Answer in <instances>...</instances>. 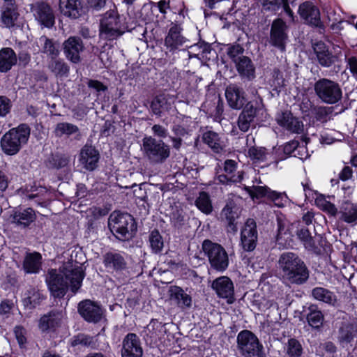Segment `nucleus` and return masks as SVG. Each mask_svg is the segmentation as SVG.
Returning a JSON list of instances; mask_svg holds the SVG:
<instances>
[{
  "mask_svg": "<svg viewBox=\"0 0 357 357\" xmlns=\"http://www.w3.org/2000/svg\"><path fill=\"white\" fill-rule=\"evenodd\" d=\"M237 163L233 160H227L224 163L225 174H220L217 176V180L222 184L229 183L241 182L243 177L242 172H236Z\"/></svg>",
  "mask_w": 357,
  "mask_h": 357,
  "instance_id": "19",
  "label": "nucleus"
},
{
  "mask_svg": "<svg viewBox=\"0 0 357 357\" xmlns=\"http://www.w3.org/2000/svg\"><path fill=\"white\" fill-rule=\"evenodd\" d=\"M149 242L153 252L158 253L162 250L164 243L162 238L158 231L153 230L151 231L149 236Z\"/></svg>",
  "mask_w": 357,
  "mask_h": 357,
  "instance_id": "46",
  "label": "nucleus"
},
{
  "mask_svg": "<svg viewBox=\"0 0 357 357\" xmlns=\"http://www.w3.org/2000/svg\"><path fill=\"white\" fill-rule=\"evenodd\" d=\"M165 98L162 96L156 97L151 102V109L154 114L159 115L164 107Z\"/></svg>",
  "mask_w": 357,
  "mask_h": 357,
  "instance_id": "57",
  "label": "nucleus"
},
{
  "mask_svg": "<svg viewBox=\"0 0 357 357\" xmlns=\"http://www.w3.org/2000/svg\"><path fill=\"white\" fill-rule=\"evenodd\" d=\"M234 207L231 204H227L221 212V216L225 218L228 222V227L229 231H236L237 230L235 220L238 217V213Z\"/></svg>",
  "mask_w": 357,
  "mask_h": 357,
  "instance_id": "38",
  "label": "nucleus"
},
{
  "mask_svg": "<svg viewBox=\"0 0 357 357\" xmlns=\"http://www.w3.org/2000/svg\"><path fill=\"white\" fill-rule=\"evenodd\" d=\"M303 190L305 192V197L309 198L315 195L314 199L316 205L321 210L327 212L328 214L333 216H335L337 214V208L335 206L331 204L328 200L326 199L324 195L317 194L310 190L306 185L303 184Z\"/></svg>",
  "mask_w": 357,
  "mask_h": 357,
  "instance_id": "23",
  "label": "nucleus"
},
{
  "mask_svg": "<svg viewBox=\"0 0 357 357\" xmlns=\"http://www.w3.org/2000/svg\"><path fill=\"white\" fill-rule=\"evenodd\" d=\"M17 57L15 52L9 47L0 50V71L6 73L16 63Z\"/></svg>",
  "mask_w": 357,
  "mask_h": 357,
  "instance_id": "31",
  "label": "nucleus"
},
{
  "mask_svg": "<svg viewBox=\"0 0 357 357\" xmlns=\"http://www.w3.org/2000/svg\"><path fill=\"white\" fill-rule=\"evenodd\" d=\"M268 83L273 90H278L284 84L282 75L278 70H274L272 73V78L269 79Z\"/></svg>",
  "mask_w": 357,
  "mask_h": 357,
  "instance_id": "55",
  "label": "nucleus"
},
{
  "mask_svg": "<svg viewBox=\"0 0 357 357\" xmlns=\"http://www.w3.org/2000/svg\"><path fill=\"white\" fill-rule=\"evenodd\" d=\"M348 65L353 76L357 79V59L354 56L349 58Z\"/></svg>",
  "mask_w": 357,
  "mask_h": 357,
  "instance_id": "64",
  "label": "nucleus"
},
{
  "mask_svg": "<svg viewBox=\"0 0 357 357\" xmlns=\"http://www.w3.org/2000/svg\"><path fill=\"white\" fill-rule=\"evenodd\" d=\"M298 13L306 23L316 26L319 24V10L312 3L306 1L301 4Z\"/></svg>",
  "mask_w": 357,
  "mask_h": 357,
  "instance_id": "22",
  "label": "nucleus"
},
{
  "mask_svg": "<svg viewBox=\"0 0 357 357\" xmlns=\"http://www.w3.org/2000/svg\"><path fill=\"white\" fill-rule=\"evenodd\" d=\"M297 235L307 249L311 250L314 248V241L309 230L307 228L302 227L298 230Z\"/></svg>",
  "mask_w": 357,
  "mask_h": 357,
  "instance_id": "50",
  "label": "nucleus"
},
{
  "mask_svg": "<svg viewBox=\"0 0 357 357\" xmlns=\"http://www.w3.org/2000/svg\"><path fill=\"white\" fill-rule=\"evenodd\" d=\"M29 135L30 129L25 124L10 130L1 138L2 150L8 155L16 154L20 151L21 146L26 143Z\"/></svg>",
  "mask_w": 357,
  "mask_h": 357,
  "instance_id": "4",
  "label": "nucleus"
},
{
  "mask_svg": "<svg viewBox=\"0 0 357 357\" xmlns=\"http://www.w3.org/2000/svg\"><path fill=\"white\" fill-rule=\"evenodd\" d=\"M237 347L244 357H264L263 345L250 331L244 330L238 334Z\"/></svg>",
  "mask_w": 357,
  "mask_h": 357,
  "instance_id": "8",
  "label": "nucleus"
},
{
  "mask_svg": "<svg viewBox=\"0 0 357 357\" xmlns=\"http://www.w3.org/2000/svg\"><path fill=\"white\" fill-rule=\"evenodd\" d=\"M243 52V49L240 45H234L230 46L227 50L228 56L232 59V61L236 63L238 62Z\"/></svg>",
  "mask_w": 357,
  "mask_h": 357,
  "instance_id": "53",
  "label": "nucleus"
},
{
  "mask_svg": "<svg viewBox=\"0 0 357 357\" xmlns=\"http://www.w3.org/2000/svg\"><path fill=\"white\" fill-rule=\"evenodd\" d=\"M126 27L115 10L107 11L103 16L100 27V37L106 40H114L122 36Z\"/></svg>",
  "mask_w": 357,
  "mask_h": 357,
  "instance_id": "5",
  "label": "nucleus"
},
{
  "mask_svg": "<svg viewBox=\"0 0 357 357\" xmlns=\"http://www.w3.org/2000/svg\"><path fill=\"white\" fill-rule=\"evenodd\" d=\"M170 291L172 298L176 301L178 306L181 307H190L191 306V296L181 287H174L171 289Z\"/></svg>",
  "mask_w": 357,
  "mask_h": 357,
  "instance_id": "37",
  "label": "nucleus"
},
{
  "mask_svg": "<svg viewBox=\"0 0 357 357\" xmlns=\"http://www.w3.org/2000/svg\"><path fill=\"white\" fill-rule=\"evenodd\" d=\"M257 231L254 220L248 219L241 232V244L245 251L253 250L257 245Z\"/></svg>",
  "mask_w": 357,
  "mask_h": 357,
  "instance_id": "12",
  "label": "nucleus"
},
{
  "mask_svg": "<svg viewBox=\"0 0 357 357\" xmlns=\"http://www.w3.org/2000/svg\"><path fill=\"white\" fill-rule=\"evenodd\" d=\"M278 207L284 206L289 201L288 197L284 192L272 190L268 198Z\"/></svg>",
  "mask_w": 357,
  "mask_h": 357,
  "instance_id": "51",
  "label": "nucleus"
},
{
  "mask_svg": "<svg viewBox=\"0 0 357 357\" xmlns=\"http://www.w3.org/2000/svg\"><path fill=\"white\" fill-rule=\"evenodd\" d=\"M225 97L229 106L233 109H241L246 101L243 89L236 84L227 87Z\"/></svg>",
  "mask_w": 357,
  "mask_h": 357,
  "instance_id": "18",
  "label": "nucleus"
},
{
  "mask_svg": "<svg viewBox=\"0 0 357 357\" xmlns=\"http://www.w3.org/2000/svg\"><path fill=\"white\" fill-rule=\"evenodd\" d=\"M42 256L40 253L26 252L23 260L22 269L27 274H37L41 270Z\"/></svg>",
  "mask_w": 357,
  "mask_h": 357,
  "instance_id": "26",
  "label": "nucleus"
},
{
  "mask_svg": "<svg viewBox=\"0 0 357 357\" xmlns=\"http://www.w3.org/2000/svg\"><path fill=\"white\" fill-rule=\"evenodd\" d=\"M142 354L139 337L135 333H128L123 341L122 357H142Z\"/></svg>",
  "mask_w": 357,
  "mask_h": 357,
  "instance_id": "17",
  "label": "nucleus"
},
{
  "mask_svg": "<svg viewBox=\"0 0 357 357\" xmlns=\"http://www.w3.org/2000/svg\"><path fill=\"white\" fill-rule=\"evenodd\" d=\"M285 348L289 357H301L303 348L297 340L294 338L289 339Z\"/></svg>",
  "mask_w": 357,
  "mask_h": 357,
  "instance_id": "45",
  "label": "nucleus"
},
{
  "mask_svg": "<svg viewBox=\"0 0 357 357\" xmlns=\"http://www.w3.org/2000/svg\"><path fill=\"white\" fill-rule=\"evenodd\" d=\"M269 153L264 148L252 146L248 149V156L254 163H261L268 160Z\"/></svg>",
  "mask_w": 357,
  "mask_h": 357,
  "instance_id": "42",
  "label": "nucleus"
},
{
  "mask_svg": "<svg viewBox=\"0 0 357 357\" xmlns=\"http://www.w3.org/2000/svg\"><path fill=\"white\" fill-rule=\"evenodd\" d=\"M11 102L5 96H0V116H5L10 110Z\"/></svg>",
  "mask_w": 357,
  "mask_h": 357,
  "instance_id": "59",
  "label": "nucleus"
},
{
  "mask_svg": "<svg viewBox=\"0 0 357 357\" xmlns=\"http://www.w3.org/2000/svg\"><path fill=\"white\" fill-rule=\"evenodd\" d=\"M93 337L82 334L78 335L75 337L72 342V345L74 347L78 345L84 347H93Z\"/></svg>",
  "mask_w": 357,
  "mask_h": 357,
  "instance_id": "56",
  "label": "nucleus"
},
{
  "mask_svg": "<svg viewBox=\"0 0 357 357\" xmlns=\"http://www.w3.org/2000/svg\"><path fill=\"white\" fill-rule=\"evenodd\" d=\"M43 299V294L36 289L31 288L24 294L23 302L25 306L35 307Z\"/></svg>",
  "mask_w": 357,
  "mask_h": 357,
  "instance_id": "39",
  "label": "nucleus"
},
{
  "mask_svg": "<svg viewBox=\"0 0 357 357\" xmlns=\"http://www.w3.org/2000/svg\"><path fill=\"white\" fill-rule=\"evenodd\" d=\"M278 277L287 285L304 284L309 278V271L305 262L295 253L286 252L277 261Z\"/></svg>",
  "mask_w": 357,
  "mask_h": 357,
  "instance_id": "2",
  "label": "nucleus"
},
{
  "mask_svg": "<svg viewBox=\"0 0 357 357\" xmlns=\"http://www.w3.org/2000/svg\"><path fill=\"white\" fill-rule=\"evenodd\" d=\"M314 50L318 61L321 66L328 67L333 63V56L324 43H316L314 46Z\"/></svg>",
  "mask_w": 357,
  "mask_h": 357,
  "instance_id": "33",
  "label": "nucleus"
},
{
  "mask_svg": "<svg viewBox=\"0 0 357 357\" xmlns=\"http://www.w3.org/2000/svg\"><path fill=\"white\" fill-rule=\"evenodd\" d=\"M61 313H50L43 316L39 321V328L42 331H50L54 330L60 326L62 321Z\"/></svg>",
  "mask_w": 357,
  "mask_h": 357,
  "instance_id": "30",
  "label": "nucleus"
},
{
  "mask_svg": "<svg viewBox=\"0 0 357 357\" xmlns=\"http://www.w3.org/2000/svg\"><path fill=\"white\" fill-rule=\"evenodd\" d=\"M109 227L112 234L119 240L125 241L132 238L136 229L135 220L128 213L114 211L109 215Z\"/></svg>",
  "mask_w": 357,
  "mask_h": 357,
  "instance_id": "3",
  "label": "nucleus"
},
{
  "mask_svg": "<svg viewBox=\"0 0 357 357\" xmlns=\"http://www.w3.org/2000/svg\"><path fill=\"white\" fill-rule=\"evenodd\" d=\"M146 328L150 337L155 343L158 341L161 342L167 332L165 324L157 320H152Z\"/></svg>",
  "mask_w": 357,
  "mask_h": 357,
  "instance_id": "35",
  "label": "nucleus"
},
{
  "mask_svg": "<svg viewBox=\"0 0 357 357\" xmlns=\"http://www.w3.org/2000/svg\"><path fill=\"white\" fill-rule=\"evenodd\" d=\"M292 235L290 231L282 236H276V241L278 245L283 248L291 246Z\"/></svg>",
  "mask_w": 357,
  "mask_h": 357,
  "instance_id": "58",
  "label": "nucleus"
},
{
  "mask_svg": "<svg viewBox=\"0 0 357 357\" xmlns=\"http://www.w3.org/2000/svg\"><path fill=\"white\" fill-rule=\"evenodd\" d=\"M248 192L253 199L262 197H267L268 199L272 190L267 186H254L252 189L249 190Z\"/></svg>",
  "mask_w": 357,
  "mask_h": 357,
  "instance_id": "52",
  "label": "nucleus"
},
{
  "mask_svg": "<svg viewBox=\"0 0 357 357\" xmlns=\"http://www.w3.org/2000/svg\"><path fill=\"white\" fill-rule=\"evenodd\" d=\"M84 278L83 268L77 263L68 262L60 268L48 271L46 282L52 294L54 297H63L68 288L75 293L82 286Z\"/></svg>",
  "mask_w": 357,
  "mask_h": 357,
  "instance_id": "1",
  "label": "nucleus"
},
{
  "mask_svg": "<svg viewBox=\"0 0 357 357\" xmlns=\"http://www.w3.org/2000/svg\"><path fill=\"white\" fill-rule=\"evenodd\" d=\"M278 123L288 130L299 133L303 130V124L290 112H283L277 118Z\"/></svg>",
  "mask_w": 357,
  "mask_h": 357,
  "instance_id": "28",
  "label": "nucleus"
},
{
  "mask_svg": "<svg viewBox=\"0 0 357 357\" xmlns=\"http://www.w3.org/2000/svg\"><path fill=\"white\" fill-rule=\"evenodd\" d=\"M89 6L96 10H99L102 9L106 3L107 0H86Z\"/></svg>",
  "mask_w": 357,
  "mask_h": 357,
  "instance_id": "63",
  "label": "nucleus"
},
{
  "mask_svg": "<svg viewBox=\"0 0 357 357\" xmlns=\"http://www.w3.org/2000/svg\"><path fill=\"white\" fill-rule=\"evenodd\" d=\"M82 8L81 0H59L60 12L68 17L73 19L79 17Z\"/></svg>",
  "mask_w": 357,
  "mask_h": 357,
  "instance_id": "27",
  "label": "nucleus"
},
{
  "mask_svg": "<svg viewBox=\"0 0 357 357\" xmlns=\"http://www.w3.org/2000/svg\"><path fill=\"white\" fill-rule=\"evenodd\" d=\"M236 66L241 76L247 77L248 79L255 77V67L248 57L245 56L241 57L240 60L236 62Z\"/></svg>",
  "mask_w": 357,
  "mask_h": 357,
  "instance_id": "36",
  "label": "nucleus"
},
{
  "mask_svg": "<svg viewBox=\"0 0 357 357\" xmlns=\"http://www.w3.org/2000/svg\"><path fill=\"white\" fill-rule=\"evenodd\" d=\"M340 220L347 223H354L357 220V204L350 202L342 204L337 214Z\"/></svg>",
  "mask_w": 357,
  "mask_h": 357,
  "instance_id": "29",
  "label": "nucleus"
},
{
  "mask_svg": "<svg viewBox=\"0 0 357 357\" xmlns=\"http://www.w3.org/2000/svg\"><path fill=\"white\" fill-rule=\"evenodd\" d=\"M99 160L98 151L91 146H84L80 152L79 162L84 169L93 171L97 167Z\"/></svg>",
  "mask_w": 357,
  "mask_h": 357,
  "instance_id": "20",
  "label": "nucleus"
},
{
  "mask_svg": "<svg viewBox=\"0 0 357 357\" xmlns=\"http://www.w3.org/2000/svg\"><path fill=\"white\" fill-rule=\"evenodd\" d=\"M14 333L18 343L20 345L24 344L26 342V337L24 336L25 330L21 326H16Z\"/></svg>",
  "mask_w": 357,
  "mask_h": 357,
  "instance_id": "62",
  "label": "nucleus"
},
{
  "mask_svg": "<svg viewBox=\"0 0 357 357\" xmlns=\"http://www.w3.org/2000/svg\"><path fill=\"white\" fill-rule=\"evenodd\" d=\"M287 29L286 23L281 19L274 20L271 26V43L282 51L285 48V43L287 40Z\"/></svg>",
  "mask_w": 357,
  "mask_h": 357,
  "instance_id": "14",
  "label": "nucleus"
},
{
  "mask_svg": "<svg viewBox=\"0 0 357 357\" xmlns=\"http://www.w3.org/2000/svg\"><path fill=\"white\" fill-rule=\"evenodd\" d=\"M41 45H43V52L50 55L52 59L56 57L59 54L58 48L54 45L52 41L45 36H42L39 39Z\"/></svg>",
  "mask_w": 357,
  "mask_h": 357,
  "instance_id": "48",
  "label": "nucleus"
},
{
  "mask_svg": "<svg viewBox=\"0 0 357 357\" xmlns=\"http://www.w3.org/2000/svg\"><path fill=\"white\" fill-rule=\"evenodd\" d=\"M202 249L213 268L222 272L227 268L229 265L228 255L220 245L206 240L203 242Z\"/></svg>",
  "mask_w": 357,
  "mask_h": 357,
  "instance_id": "9",
  "label": "nucleus"
},
{
  "mask_svg": "<svg viewBox=\"0 0 357 357\" xmlns=\"http://www.w3.org/2000/svg\"><path fill=\"white\" fill-rule=\"evenodd\" d=\"M212 287L219 297L227 299L228 303L234 302V284L228 277L221 276L215 279L212 283Z\"/></svg>",
  "mask_w": 357,
  "mask_h": 357,
  "instance_id": "15",
  "label": "nucleus"
},
{
  "mask_svg": "<svg viewBox=\"0 0 357 357\" xmlns=\"http://www.w3.org/2000/svg\"><path fill=\"white\" fill-rule=\"evenodd\" d=\"M309 310L310 312L307 317L309 324L313 328H319L322 326L324 321L322 312L317 310V307L314 305L310 306Z\"/></svg>",
  "mask_w": 357,
  "mask_h": 357,
  "instance_id": "43",
  "label": "nucleus"
},
{
  "mask_svg": "<svg viewBox=\"0 0 357 357\" xmlns=\"http://www.w3.org/2000/svg\"><path fill=\"white\" fill-rule=\"evenodd\" d=\"M13 307V303L11 301H2L0 304V317H2V318L4 317H8Z\"/></svg>",
  "mask_w": 357,
  "mask_h": 357,
  "instance_id": "60",
  "label": "nucleus"
},
{
  "mask_svg": "<svg viewBox=\"0 0 357 357\" xmlns=\"http://www.w3.org/2000/svg\"><path fill=\"white\" fill-rule=\"evenodd\" d=\"M142 150L144 155L152 163H162L170 155V149L164 142L156 140L151 136L142 139Z\"/></svg>",
  "mask_w": 357,
  "mask_h": 357,
  "instance_id": "7",
  "label": "nucleus"
},
{
  "mask_svg": "<svg viewBox=\"0 0 357 357\" xmlns=\"http://www.w3.org/2000/svg\"><path fill=\"white\" fill-rule=\"evenodd\" d=\"M165 45L171 50L176 49L184 43V38L181 35L180 28L175 25L170 28L165 38Z\"/></svg>",
  "mask_w": 357,
  "mask_h": 357,
  "instance_id": "34",
  "label": "nucleus"
},
{
  "mask_svg": "<svg viewBox=\"0 0 357 357\" xmlns=\"http://www.w3.org/2000/svg\"><path fill=\"white\" fill-rule=\"evenodd\" d=\"M266 112L261 101L249 102L238 116L237 125L242 132H247L255 123L263 121Z\"/></svg>",
  "mask_w": 357,
  "mask_h": 357,
  "instance_id": "6",
  "label": "nucleus"
},
{
  "mask_svg": "<svg viewBox=\"0 0 357 357\" xmlns=\"http://www.w3.org/2000/svg\"><path fill=\"white\" fill-rule=\"evenodd\" d=\"M354 328L351 325L342 326L339 331L338 340L343 347H347L353 340L354 337Z\"/></svg>",
  "mask_w": 357,
  "mask_h": 357,
  "instance_id": "41",
  "label": "nucleus"
},
{
  "mask_svg": "<svg viewBox=\"0 0 357 357\" xmlns=\"http://www.w3.org/2000/svg\"><path fill=\"white\" fill-rule=\"evenodd\" d=\"M195 204L197 207L205 214L211 213L213 210L210 197L205 192H202L199 193L198 197L196 199Z\"/></svg>",
  "mask_w": 357,
  "mask_h": 357,
  "instance_id": "44",
  "label": "nucleus"
},
{
  "mask_svg": "<svg viewBox=\"0 0 357 357\" xmlns=\"http://www.w3.org/2000/svg\"><path fill=\"white\" fill-rule=\"evenodd\" d=\"M77 131V126L69 123H59L55 128V133L57 136L70 135Z\"/></svg>",
  "mask_w": 357,
  "mask_h": 357,
  "instance_id": "49",
  "label": "nucleus"
},
{
  "mask_svg": "<svg viewBox=\"0 0 357 357\" xmlns=\"http://www.w3.org/2000/svg\"><path fill=\"white\" fill-rule=\"evenodd\" d=\"M50 69L56 75H66L68 73V66L62 60L52 59L49 65Z\"/></svg>",
  "mask_w": 357,
  "mask_h": 357,
  "instance_id": "47",
  "label": "nucleus"
},
{
  "mask_svg": "<svg viewBox=\"0 0 357 357\" xmlns=\"http://www.w3.org/2000/svg\"><path fill=\"white\" fill-rule=\"evenodd\" d=\"M314 91L317 96L328 104H335L342 98L340 85L328 79L322 78L316 82Z\"/></svg>",
  "mask_w": 357,
  "mask_h": 357,
  "instance_id": "10",
  "label": "nucleus"
},
{
  "mask_svg": "<svg viewBox=\"0 0 357 357\" xmlns=\"http://www.w3.org/2000/svg\"><path fill=\"white\" fill-rule=\"evenodd\" d=\"M301 149L303 151L305 147L300 146L297 141H291L287 143L284 146V152L286 154H294V156H297V153L299 154Z\"/></svg>",
  "mask_w": 357,
  "mask_h": 357,
  "instance_id": "54",
  "label": "nucleus"
},
{
  "mask_svg": "<svg viewBox=\"0 0 357 357\" xmlns=\"http://www.w3.org/2000/svg\"><path fill=\"white\" fill-rule=\"evenodd\" d=\"M312 297L319 301L334 306L337 303L336 295L324 287H315L312 290Z\"/></svg>",
  "mask_w": 357,
  "mask_h": 357,
  "instance_id": "32",
  "label": "nucleus"
},
{
  "mask_svg": "<svg viewBox=\"0 0 357 357\" xmlns=\"http://www.w3.org/2000/svg\"><path fill=\"white\" fill-rule=\"evenodd\" d=\"M3 1L1 22L6 27L10 28L15 25L19 14L15 0Z\"/></svg>",
  "mask_w": 357,
  "mask_h": 357,
  "instance_id": "25",
  "label": "nucleus"
},
{
  "mask_svg": "<svg viewBox=\"0 0 357 357\" xmlns=\"http://www.w3.org/2000/svg\"><path fill=\"white\" fill-rule=\"evenodd\" d=\"M84 47L82 40L77 36H70L63 43V52L66 58L74 63L80 62V54Z\"/></svg>",
  "mask_w": 357,
  "mask_h": 357,
  "instance_id": "13",
  "label": "nucleus"
},
{
  "mask_svg": "<svg viewBox=\"0 0 357 357\" xmlns=\"http://www.w3.org/2000/svg\"><path fill=\"white\" fill-rule=\"evenodd\" d=\"M103 264L109 271H119L126 267L124 257L121 253L117 252H107L103 256Z\"/></svg>",
  "mask_w": 357,
  "mask_h": 357,
  "instance_id": "24",
  "label": "nucleus"
},
{
  "mask_svg": "<svg viewBox=\"0 0 357 357\" xmlns=\"http://www.w3.org/2000/svg\"><path fill=\"white\" fill-rule=\"evenodd\" d=\"M151 130L154 135L156 137L165 138L168 135L167 128L162 126L155 124L152 127Z\"/></svg>",
  "mask_w": 357,
  "mask_h": 357,
  "instance_id": "61",
  "label": "nucleus"
},
{
  "mask_svg": "<svg viewBox=\"0 0 357 357\" xmlns=\"http://www.w3.org/2000/svg\"><path fill=\"white\" fill-rule=\"evenodd\" d=\"M78 312L88 322L97 323L102 317L103 311L101 307L91 300H84L78 305Z\"/></svg>",
  "mask_w": 357,
  "mask_h": 357,
  "instance_id": "11",
  "label": "nucleus"
},
{
  "mask_svg": "<svg viewBox=\"0 0 357 357\" xmlns=\"http://www.w3.org/2000/svg\"><path fill=\"white\" fill-rule=\"evenodd\" d=\"M10 218L13 224L24 229L36 220V215L31 208H26L15 211Z\"/></svg>",
  "mask_w": 357,
  "mask_h": 357,
  "instance_id": "21",
  "label": "nucleus"
},
{
  "mask_svg": "<svg viewBox=\"0 0 357 357\" xmlns=\"http://www.w3.org/2000/svg\"><path fill=\"white\" fill-rule=\"evenodd\" d=\"M202 139L204 143L208 144L215 152H219L222 149V142L215 132L207 131L204 132Z\"/></svg>",
  "mask_w": 357,
  "mask_h": 357,
  "instance_id": "40",
  "label": "nucleus"
},
{
  "mask_svg": "<svg viewBox=\"0 0 357 357\" xmlns=\"http://www.w3.org/2000/svg\"><path fill=\"white\" fill-rule=\"evenodd\" d=\"M31 10L35 19L45 27L50 28L54 24V15L51 7L45 3H37L32 6Z\"/></svg>",
  "mask_w": 357,
  "mask_h": 357,
  "instance_id": "16",
  "label": "nucleus"
}]
</instances>
